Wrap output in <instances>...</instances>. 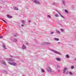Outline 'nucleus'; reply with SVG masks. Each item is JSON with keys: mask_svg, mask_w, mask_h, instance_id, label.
Wrapping results in <instances>:
<instances>
[{"mask_svg": "<svg viewBox=\"0 0 76 76\" xmlns=\"http://www.w3.org/2000/svg\"><path fill=\"white\" fill-rule=\"evenodd\" d=\"M6 60H7V61H12V62H13V61H14V59L12 58H7L6 59Z\"/></svg>", "mask_w": 76, "mask_h": 76, "instance_id": "f257e3e1", "label": "nucleus"}, {"mask_svg": "<svg viewBox=\"0 0 76 76\" xmlns=\"http://www.w3.org/2000/svg\"><path fill=\"white\" fill-rule=\"evenodd\" d=\"M9 63L10 65H12V66H16V64H17L15 62L12 63V62H9Z\"/></svg>", "mask_w": 76, "mask_h": 76, "instance_id": "f03ea898", "label": "nucleus"}, {"mask_svg": "<svg viewBox=\"0 0 76 76\" xmlns=\"http://www.w3.org/2000/svg\"><path fill=\"white\" fill-rule=\"evenodd\" d=\"M52 51L54 53H55L57 54H61V53H60L59 52H57L54 50H52Z\"/></svg>", "mask_w": 76, "mask_h": 76, "instance_id": "7ed1b4c3", "label": "nucleus"}, {"mask_svg": "<svg viewBox=\"0 0 76 76\" xmlns=\"http://www.w3.org/2000/svg\"><path fill=\"white\" fill-rule=\"evenodd\" d=\"M33 1L36 4H40L39 2L37 0H33Z\"/></svg>", "mask_w": 76, "mask_h": 76, "instance_id": "20e7f679", "label": "nucleus"}, {"mask_svg": "<svg viewBox=\"0 0 76 76\" xmlns=\"http://www.w3.org/2000/svg\"><path fill=\"white\" fill-rule=\"evenodd\" d=\"M47 70L48 72H52V70L51 69V68L50 67H48L47 68Z\"/></svg>", "mask_w": 76, "mask_h": 76, "instance_id": "39448f33", "label": "nucleus"}, {"mask_svg": "<svg viewBox=\"0 0 76 76\" xmlns=\"http://www.w3.org/2000/svg\"><path fill=\"white\" fill-rule=\"evenodd\" d=\"M57 12L58 13H59V15H60L61 17H62V18H63V19H65V18L64 17V16H63L61 15V14H60V12H59L58 11H57Z\"/></svg>", "mask_w": 76, "mask_h": 76, "instance_id": "423d86ee", "label": "nucleus"}, {"mask_svg": "<svg viewBox=\"0 0 76 76\" xmlns=\"http://www.w3.org/2000/svg\"><path fill=\"white\" fill-rule=\"evenodd\" d=\"M66 70H67V68H64V69L63 70V73H66Z\"/></svg>", "mask_w": 76, "mask_h": 76, "instance_id": "0eeeda50", "label": "nucleus"}, {"mask_svg": "<svg viewBox=\"0 0 76 76\" xmlns=\"http://www.w3.org/2000/svg\"><path fill=\"white\" fill-rule=\"evenodd\" d=\"M21 22H22V23H23V24H25V23H26V21H25L24 20H22L21 21Z\"/></svg>", "mask_w": 76, "mask_h": 76, "instance_id": "6e6552de", "label": "nucleus"}, {"mask_svg": "<svg viewBox=\"0 0 76 76\" xmlns=\"http://www.w3.org/2000/svg\"><path fill=\"white\" fill-rule=\"evenodd\" d=\"M26 46H25L24 45H23V46H22V48H23V49H26Z\"/></svg>", "mask_w": 76, "mask_h": 76, "instance_id": "1a4fd4ad", "label": "nucleus"}, {"mask_svg": "<svg viewBox=\"0 0 76 76\" xmlns=\"http://www.w3.org/2000/svg\"><path fill=\"white\" fill-rule=\"evenodd\" d=\"M7 16L8 18H12V16H10L8 15H7Z\"/></svg>", "mask_w": 76, "mask_h": 76, "instance_id": "9d476101", "label": "nucleus"}, {"mask_svg": "<svg viewBox=\"0 0 76 76\" xmlns=\"http://www.w3.org/2000/svg\"><path fill=\"white\" fill-rule=\"evenodd\" d=\"M56 60H57V61H60L61 60V59L59 58H56Z\"/></svg>", "mask_w": 76, "mask_h": 76, "instance_id": "9b49d317", "label": "nucleus"}, {"mask_svg": "<svg viewBox=\"0 0 76 76\" xmlns=\"http://www.w3.org/2000/svg\"><path fill=\"white\" fill-rule=\"evenodd\" d=\"M56 32H57V34H60V32L59 31L57 30H56Z\"/></svg>", "mask_w": 76, "mask_h": 76, "instance_id": "f8f14e48", "label": "nucleus"}, {"mask_svg": "<svg viewBox=\"0 0 76 76\" xmlns=\"http://www.w3.org/2000/svg\"><path fill=\"white\" fill-rule=\"evenodd\" d=\"M62 3L64 5H66V2L64 1H62Z\"/></svg>", "mask_w": 76, "mask_h": 76, "instance_id": "ddd939ff", "label": "nucleus"}, {"mask_svg": "<svg viewBox=\"0 0 76 76\" xmlns=\"http://www.w3.org/2000/svg\"><path fill=\"white\" fill-rule=\"evenodd\" d=\"M69 73L70 75H73V74L72 72H69Z\"/></svg>", "mask_w": 76, "mask_h": 76, "instance_id": "4468645a", "label": "nucleus"}, {"mask_svg": "<svg viewBox=\"0 0 76 76\" xmlns=\"http://www.w3.org/2000/svg\"><path fill=\"white\" fill-rule=\"evenodd\" d=\"M14 9L15 10H18V8L16 7H14Z\"/></svg>", "mask_w": 76, "mask_h": 76, "instance_id": "2eb2a0df", "label": "nucleus"}, {"mask_svg": "<svg viewBox=\"0 0 76 76\" xmlns=\"http://www.w3.org/2000/svg\"><path fill=\"white\" fill-rule=\"evenodd\" d=\"M3 47L5 50H6V46H5V45H3Z\"/></svg>", "mask_w": 76, "mask_h": 76, "instance_id": "dca6fc26", "label": "nucleus"}, {"mask_svg": "<svg viewBox=\"0 0 76 76\" xmlns=\"http://www.w3.org/2000/svg\"><path fill=\"white\" fill-rule=\"evenodd\" d=\"M65 12L66 13H69V12H68V11L67 10H65Z\"/></svg>", "mask_w": 76, "mask_h": 76, "instance_id": "f3484780", "label": "nucleus"}, {"mask_svg": "<svg viewBox=\"0 0 76 76\" xmlns=\"http://www.w3.org/2000/svg\"><path fill=\"white\" fill-rule=\"evenodd\" d=\"M54 39L55 40H56V41H59V39H58V38H55Z\"/></svg>", "mask_w": 76, "mask_h": 76, "instance_id": "a211bd4d", "label": "nucleus"}, {"mask_svg": "<svg viewBox=\"0 0 76 76\" xmlns=\"http://www.w3.org/2000/svg\"><path fill=\"white\" fill-rule=\"evenodd\" d=\"M45 44H46V45H49V44H50V43L45 42Z\"/></svg>", "mask_w": 76, "mask_h": 76, "instance_id": "6ab92c4d", "label": "nucleus"}, {"mask_svg": "<svg viewBox=\"0 0 76 76\" xmlns=\"http://www.w3.org/2000/svg\"><path fill=\"white\" fill-rule=\"evenodd\" d=\"M59 16V15H58L57 14H56L55 15L56 17H58Z\"/></svg>", "mask_w": 76, "mask_h": 76, "instance_id": "aec40b11", "label": "nucleus"}, {"mask_svg": "<svg viewBox=\"0 0 76 76\" xmlns=\"http://www.w3.org/2000/svg\"><path fill=\"white\" fill-rule=\"evenodd\" d=\"M2 20H3V21H4V22L5 23H7V22H6V21L5 20H3V19H2Z\"/></svg>", "mask_w": 76, "mask_h": 76, "instance_id": "412c9836", "label": "nucleus"}, {"mask_svg": "<svg viewBox=\"0 0 76 76\" xmlns=\"http://www.w3.org/2000/svg\"><path fill=\"white\" fill-rule=\"evenodd\" d=\"M42 72H43V73H44V72H45V71H44V69H42Z\"/></svg>", "mask_w": 76, "mask_h": 76, "instance_id": "4be33fe9", "label": "nucleus"}, {"mask_svg": "<svg viewBox=\"0 0 76 76\" xmlns=\"http://www.w3.org/2000/svg\"><path fill=\"white\" fill-rule=\"evenodd\" d=\"M66 58H69V56L68 55H66Z\"/></svg>", "mask_w": 76, "mask_h": 76, "instance_id": "5701e85b", "label": "nucleus"}, {"mask_svg": "<svg viewBox=\"0 0 76 76\" xmlns=\"http://www.w3.org/2000/svg\"><path fill=\"white\" fill-rule=\"evenodd\" d=\"M14 41L15 42H17V39H14Z\"/></svg>", "mask_w": 76, "mask_h": 76, "instance_id": "b1692460", "label": "nucleus"}, {"mask_svg": "<svg viewBox=\"0 0 76 76\" xmlns=\"http://www.w3.org/2000/svg\"><path fill=\"white\" fill-rule=\"evenodd\" d=\"M71 69H73V68H74V66H71Z\"/></svg>", "mask_w": 76, "mask_h": 76, "instance_id": "393cba45", "label": "nucleus"}, {"mask_svg": "<svg viewBox=\"0 0 76 76\" xmlns=\"http://www.w3.org/2000/svg\"><path fill=\"white\" fill-rule=\"evenodd\" d=\"M2 64H4V65H6V63L4 62H3V63H2Z\"/></svg>", "mask_w": 76, "mask_h": 76, "instance_id": "a878e982", "label": "nucleus"}, {"mask_svg": "<svg viewBox=\"0 0 76 76\" xmlns=\"http://www.w3.org/2000/svg\"><path fill=\"white\" fill-rule=\"evenodd\" d=\"M61 32H63V31H64V30L63 29H61Z\"/></svg>", "mask_w": 76, "mask_h": 76, "instance_id": "bb28decb", "label": "nucleus"}, {"mask_svg": "<svg viewBox=\"0 0 76 76\" xmlns=\"http://www.w3.org/2000/svg\"><path fill=\"white\" fill-rule=\"evenodd\" d=\"M25 44L26 45H28V43L27 42H26Z\"/></svg>", "mask_w": 76, "mask_h": 76, "instance_id": "cd10ccee", "label": "nucleus"}, {"mask_svg": "<svg viewBox=\"0 0 76 76\" xmlns=\"http://www.w3.org/2000/svg\"><path fill=\"white\" fill-rule=\"evenodd\" d=\"M0 38L1 39H2V38H3V36H0Z\"/></svg>", "mask_w": 76, "mask_h": 76, "instance_id": "c85d7f7f", "label": "nucleus"}, {"mask_svg": "<svg viewBox=\"0 0 76 76\" xmlns=\"http://www.w3.org/2000/svg\"><path fill=\"white\" fill-rule=\"evenodd\" d=\"M48 17V18H51V16L50 15H48L47 16Z\"/></svg>", "mask_w": 76, "mask_h": 76, "instance_id": "c756f323", "label": "nucleus"}, {"mask_svg": "<svg viewBox=\"0 0 76 76\" xmlns=\"http://www.w3.org/2000/svg\"><path fill=\"white\" fill-rule=\"evenodd\" d=\"M14 36L15 37H17V36L16 34H14Z\"/></svg>", "mask_w": 76, "mask_h": 76, "instance_id": "7c9ffc66", "label": "nucleus"}, {"mask_svg": "<svg viewBox=\"0 0 76 76\" xmlns=\"http://www.w3.org/2000/svg\"><path fill=\"white\" fill-rule=\"evenodd\" d=\"M28 22L29 23H30V22H31V21L30 20H28Z\"/></svg>", "mask_w": 76, "mask_h": 76, "instance_id": "2f4dec72", "label": "nucleus"}, {"mask_svg": "<svg viewBox=\"0 0 76 76\" xmlns=\"http://www.w3.org/2000/svg\"><path fill=\"white\" fill-rule=\"evenodd\" d=\"M51 34H54V32H51Z\"/></svg>", "mask_w": 76, "mask_h": 76, "instance_id": "473e14b6", "label": "nucleus"}, {"mask_svg": "<svg viewBox=\"0 0 76 76\" xmlns=\"http://www.w3.org/2000/svg\"><path fill=\"white\" fill-rule=\"evenodd\" d=\"M69 72H66V75H68V73H69Z\"/></svg>", "mask_w": 76, "mask_h": 76, "instance_id": "72a5a7b5", "label": "nucleus"}, {"mask_svg": "<svg viewBox=\"0 0 76 76\" xmlns=\"http://www.w3.org/2000/svg\"><path fill=\"white\" fill-rule=\"evenodd\" d=\"M53 4H56V3H53Z\"/></svg>", "mask_w": 76, "mask_h": 76, "instance_id": "f704fd0d", "label": "nucleus"}, {"mask_svg": "<svg viewBox=\"0 0 76 76\" xmlns=\"http://www.w3.org/2000/svg\"><path fill=\"white\" fill-rule=\"evenodd\" d=\"M21 26H24V25H23V24H22V25H21Z\"/></svg>", "mask_w": 76, "mask_h": 76, "instance_id": "c9c22d12", "label": "nucleus"}, {"mask_svg": "<svg viewBox=\"0 0 76 76\" xmlns=\"http://www.w3.org/2000/svg\"><path fill=\"white\" fill-rule=\"evenodd\" d=\"M11 57H13V56H10Z\"/></svg>", "mask_w": 76, "mask_h": 76, "instance_id": "e433bc0d", "label": "nucleus"}, {"mask_svg": "<svg viewBox=\"0 0 76 76\" xmlns=\"http://www.w3.org/2000/svg\"><path fill=\"white\" fill-rule=\"evenodd\" d=\"M57 67H59V66H58V65L57 66Z\"/></svg>", "mask_w": 76, "mask_h": 76, "instance_id": "4c0bfd02", "label": "nucleus"}, {"mask_svg": "<svg viewBox=\"0 0 76 76\" xmlns=\"http://www.w3.org/2000/svg\"><path fill=\"white\" fill-rule=\"evenodd\" d=\"M75 60H76V59H75Z\"/></svg>", "mask_w": 76, "mask_h": 76, "instance_id": "58836bf2", "label": "nucleus"}]
</instances>
